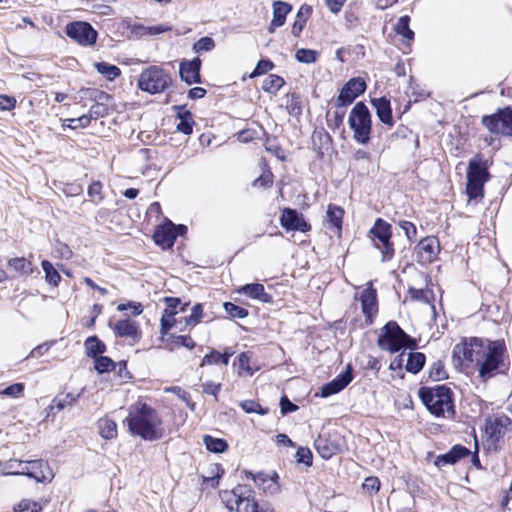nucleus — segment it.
I'll list each match as a JSON object with an SVG mask.
<instances>
[{
	"label": "nucleus",
	"instance_id": "obj_53",
	"mask_svg": "<svg viewBox=\"0 0 512 512\" xmlns=\"http://www.w3.org/2000/svg\"><path fill=\"white\" fill-rule=\"evenodd\" d=\"M163 300L166 304V308L164 309L163 314L166 315V317H175V315L178 313L177 308L181 305L180 298L165 297Z\"/></svg>",
	"mask_w": 512,
	"mask_h": 512
},
{
	"label": "nucleus",
	"instance_id": "obj_62",
	"mask_svg": "<svg viewBox=\"0 0 512 512\" xmlns=\"http://www.w3.org/2000/svg\"><path fill=\"white\" fill-rule=\"evenodd\" d=\"M380 485V480L377 477L369 476L364 480L362 488L370 494H375L379 491Z\"/></svg>",
	"mask_w": 512,
	"mask_h": 512
},
{
	"label": "nucleus",
	"instance_id": "obj_8",
	"mask_svg": "<svg viewBox=\"0 0 512 512\" xmlns=\"http://www.w3.org/2000/svg\"><path fill=\"white\" fill-rule=\"evenodd\" d=\"M348 124L357 142L361 144L369 142L372 119L368 107L363 102L356 103L352 108L349 114Z\"/></svg>",
	"mask_w": 512,
	"mask_h": 512
},
{
	"label": "nucleus",
	"instance_id": "obj_37",
	"mask_svg": "<svg viewBox=\"0 0 512 512\" xmlns=\"http://www.w3.org/2000/svg\"><path fill=\"white\" fill-rule=\"evenodd\" d=\"M203 443L206 449L212 453H223L228 449V443L225 439L215 438L211 435H204Z\"/></svg>",
	"mask_w": 512,
	"mask_h": 512
},
{
	"label": "nucleus",
	"instance_id": "obj_3",
	"mask_svg": "<svg viewBox=\"0 0 512 512\" xmlns=\"http://www.w3.org/2000/svg\"><path fill=\"white\" fill-rule=\"evenodd\" d=\"M219 495L229 512H268L259 505L256 493L249 485L238 484L232 490L220 491Z\"/></svg>",
	"mask_w": 512,
	"mask_h": 512
},
{
	"label": "nucleus",
	"instance_id": "obj_27",
	"mask_svg": "<svg viewBox=\"0 0 512 512\" xmlns=\"http://www.w3.org/2000/svg\"><path fill=\"white\" fill-rule=\"evenodd\" d=\"M314 447L323 459H330L339 451V444L326 436L319 435L314 441Z\"/></svg>",
	"mask_w": 512,
	"mask_h": 512
},
{
	"label": "nucleus",
	"instance_id": "obj_7",
	"mask_svg": "<svg viewBox=\"0 0 512 512\" xmlns=\"http://www.w3.org/2000/svg\"><path fill=\"white\" fill-rule=\"evenodd\" d=\"M171 84L169 72L156 65L144 69L138 79V88L150 94L162 93Z\"/></svg>",
	"mask_w": 512,
	"mask_h": 512
},
{
	"label": "nucleus",
	"instance_id": "obj_48",
	"mask_svg": "<svg viewBox=\"0 0 512 512\" xmlns=\"http://www.w3.org/2000/svg\"><path fill=\"white\" fill-rule=\"evenodd\" d=\"M341 109L342 108H338V110L334 111L333 113L327 112L326 118L329 128L339 129L343 125L345 111Z\"/></svg>",
	"mask_w": 512,
	"mask_h": 512
},
{
	"label": "nucleus",
	"instance_id": "obj_20",
	"mask_svg": "<svg viewBox=\"0 0 512 512\" xmlns=\"http://www.w3.org/2000/svg\"><path fill=\"white\" fill-rule=\"evenodd\" d=\"M243 473L247 478L252 479L255 485L266 494L276 495L281 491L279 482L271 480L270 475L263 471L253 473L249 470H244Z\"/></svg>",
	"mask_w": 512,
	"mask_h": 512
},
{
	"label": "nucleus",
	"instance_id": "obj_47",
	"mask_svg": "<svg viewBox=\"0 0 512 512\" xmlns=\"http://www.w3.org/2000/svg\"><path fill=\"white\" fill-rule=\"evenodd\" d=\"M223 307H224L225 312L231 318L244 319L249 314V312L246 308L238 306L232 302H224Z\"/></svg>",
	"mask_w": 512,
	"mask_h": 512
},
{
	"label": "nucleus",
	"instance_id": "obj_50",
	"mask_svg": "<svg viewBox=\"0 0 512 512\" xmlns=\"http://www.w3.org/2000/svg\"><path fill=\"white\" fill-rule=\"evenodd\" d=\"M110 108L107 103H95L91 106L89 113L87 114L89 120L98 119L109 115Z\"/></svg>",
	"mask_w": 512,
	"mask_h": 512
},
{
	"label": "nucleus",
	"instance_id": "obj_18",
	"mask_svg": "<svg viewBox=\"0 0 512 512\" xmlns=\"http://www.w3.org/2000/svg\"><path fill=\"white\" fill-rule=\"evenodd\" d=\"M353 369L351 364H348L344 371H342L336 378L328 383H325L320 389V395L327 398L334 394L339 393L345 389L353 380Z\"/></svg>",
	"mask_w": 512,
	"mask_h": 512
},
{
	"label": "nucleus",
	"instance_id": "obj_32",
	"mask_svg": "<svg viewBox=\"0 0 512 512\" xmlns=\"http://www.w3.org/2000/svg\"><path fill=\"white\" fill-rule=\"evenodd\" d=\"M79 397L80 393L74 394L70 392L66 394H59L55 396L54 399L52 400L50 410L53 411L54 409H56L57 411H62L66 407H70L74 403H76Z\"/></svg>",
	"mask_w": 512,
	"mask_h": 512
},
{
	"label": "nucleus",
	"instance_id": "obj_19",
	"mask_svg": "<svg viewBox=\"0 0 512 512\" xmlns=\"http://www.w3.org/2000/svg\"><path fill=\"white\" fill-rule=\"evenodd\" d=\"M361 307L362 312L366 317V323L372 324L373 317L378 312V301H377V292L376 289L372 287L370 283L369 287L363 290L361 297Z\"/></svg>",
	"mask_w": 512,
	"mask_h": 512
},
{
	"label": "nucleus",
	"instance_id": "obj_31",
	"mask_svg": "<svg viewBox=\"0 0 512 512\" xmlns=\"http://www.w3.org/2000/svg\"><path fill=\"white\" fill-rule=\"evenodd\" d=\"M312 14V7L307 4H303L298 13L295 22L292 25V34L295 37H299L301 32L303 31L307 20L309 19L310 15Z\"/></svg>",
	"mask_w": 512,
	"mask_h": 512
},
{
	"label": "nucleus",
	"instance_id": "obj_17",
	"mask_svg": "<svg viewBox=\"0 0 512 512\" xmlns=\"http://www.w3.org/2000/svg\"><path fill=\"white\" fill-rule=\"evenodd\" d=\"M108 326L113 330L116 337L129 338L133 344L138 343L142 337L138 322L130 318L121 319L116 322L110 320Z\"/></svg>",
	"mask_w": 512,
	"mask_h": 512
},
{
	"label": "nucleus",
	"instance_id": "obj_45",
	"mask_svg": "<svg viewBox=\"0 0 512 512\" xmlns=\"http://www.w3.org/2000/svg\"><path fill=\"white\" fill-rule=\"evenodd\" d=\"M428 376L433 381H442L448 378V373L445 370L444 363L437 360L432 363L428 370Z\"/></svg>",
	"mask_w": 512,
	"mask_h": 512
},
{
	"label": "nucleus",
	"instance_id": "obj_60",
	"mask_svg": "<svg viewBox=\"0 0 512 512\" xmlns=\"http://www.w3.org/2000/svg\"><path fill=\"white\" fill-rule=\"evenodd\" d=\"M87 96L89 99L95 101L96 103H107L112 99V96L105 91L99 89H88Z\"/></svg>",
	"mask_w": 512,
	"mask_h": 512
},
{
	"label": "nucleus",
	"instance_id": "obj_11",
	"mask_svg": "<svg viewBox=\"0 0 512 512\" xmlns=\"http://www.w3.org/2000/svg\"><path fill=\"white\" fill-rule=\"evenodd\" d=\"M66 35L83 47H92L96 44L98 32L86 21H73L65 26Z\"/></svg>",
	"mask_w": 512,
	"mask_h": 512
},
{
	"label": "nucleus",
	"instance_id": "obj_9",
	"mask_svg": "<svg viewBox=\"0 0 512 512\" xmlns=\"http://www.w3.org/2000/svg\"><path fill=\"white\" fill-rule=\"evenodd\" d=\"M375 248L381 252V262H389L393 259L395 250L392 238V226L382 218H377L369 230Z\"/></svg>",
	"mask_w": 512,
	"mask_h": 512
},
{
	"label": "nucleus",
	"instance_id": "obj_14",
	"mask_svg": "<svg viewBox=\"0 0 512 512\" xmlns=\"http://www.w3.org/2000/svg\"><path fill=\"white\" fill-rule=\"evenodd\" d=\"M440 243L436 236H427L421 239L414 248L417 262L421 266L431 264L440 253Z\"/></svg>",
	"mask_w": 512,
	"mask_h": 512
},
{
	"label": "nucleus",
	"instance_id": "obj_43",
	"mask_svg": "<svg viewBox=\"0 0 512 512\" xmlns=\"http://www.w3.org/2000/svg\"><path fill=\"white\" fill-rule=\"evenodd\" d=\"M224 474V469L220 464L210 465V476H202V483L216 488L219 485V480Z\"/></svg>",
	"mask_w": 512,
	"mask_h": 512
},
{
	"label": "nucleus",
	"instance_id": "obj_35",
	"mask_svg": "<svg viewBox=\"0 0 512 512\" xmlns=\"http://www.w3.org/2000/svg\"><path fill=\"white\" fill-rule=\"evenodd\" d=\"M169 347V350H174L176 348H179L181 346L186 347L187 349H193L196 346V343L193 341V339L189 335H175L171 334L166 339Z\"/></svg>",
	"mask_w": 512,
	"mask_h": 512
},
{
	"label": "nucleus",
	"instance_id": "obj_33",
	"mask_svg": "<svg viewBox=\"0 0 512 512\" xmlns=\"http://www.w3.org/2000/svg\"><path fill=\"white\" fill-rule=\"evenodd\" d=\"M426 356L422 352H410L408 354L405 369L412 374H418L424 367Z\"/></svg>",
	"mask_w": 512,
	"mask_h": 512
},
{
	"label": "nucleus",
	"instance_id": "obj_29",
	"mask_svg": "<svg viewBox=\"0 0 512 512\" xmlns=\"http://www.w3.org/2000/svg\"><path fill=\"white\" fill-rule=\"evenodd\" d=\"M292 6L283 1H275L273 3V19L269 26V32H273L275 28L284 25L286 15L291 11Z\"/></svg>",
	"mask_w": 512,
	"mask_h": 512
},
{
	"label": "nucleus",
	"instance_id": "obj_13",
	"mask_svg": "<svg viewBox=\"0 0 512 512\" xmlns=\"http://www.w3.org/2000/svg\"><path fill=\"white\" fill-rule=\"evenodd\" d=\"M29 464L32 465V468L40 469V472L35 471H25L26 466L20 460L10 459L6 464L4 469L6 470L5 474L8 475H27L30 478L35 479L39 483L45 482L48 477L44 474L42 468L46 467L48 469V464L43 460H34L30 461Z\"/></svg>",
	"mask_w": 512,
	"mask_h": 512
},
{
	"label": "nucleus",
	"instance_id": "obj_16",
	"mask_svg": "<svg viewBox=\"0 0 512 512\" xmlns=\"http://www.w3.org/2000/svg\"><path fill=\"white\" fill-rule=\"evenodd\" d=\"M280 225L286 231H300L306 233L311 230V225L305 220L303 214L289 207L282 209Z\"/></svg>",
	"mask_w": 512,
	"mask_h": 512
},
{
	"label": "nucleus",
	"instance_id": "obj_5",
	"mask_svg": "<svg viewBox=\"0 0 512 512\" xmlns=\"http://www.w3.org/2000/svg\"><path fill=\"white\" fill-rule=\"evenodd\" d=\"M491 175L487 162H469L466 171V194L468 200L482 199L484 197V185Z\"/></svg>",
	"mask_w": 512,
	"mask_h": 512
},
{
	"label": "nucleus",
	"instance_id": "obj_40",
	"mask_svg": "<svg viewBox=\"0 0 512 512\" xmlns=\"http://www.w3.org/2000/svg\"><path fill=\"white\" fill-rule=\"evenodd\" d=\"M94 66L99 74L110 81L114 80L121 74V70L118 66L107 62H96Z\"/></svg>",
	"mask_w": 512,
	"mask_h": 512
},
{
	"label": "nucleus",
	"instance_id": "obj_1",
	"mask_svg": "<svg viewBox=\"0 0 512 512\" xmlns=\"http://www.w3.org/2000/svg\"><path fill=\"white\" fill-rule=\"evenodd\" d=\"M124 422L132 435L144 440L155 441L163 435L160 428L161 418L158 412L147 403H141L135 409H130Z\"/></svg>",
	"mask_w": 512,
	"mask_h": 512
},
{
	"label": "nucleus",
	"instance_id": "obj_41",
	"mask_svg": "<svg viewBox=\"0 0 512 512\" xmlns=\"http://www.w3.org/2000/svg\"><path fill=\"white\" fill-rule=\"evenodd\" d=\"M284 84L285 81L281 76L270 74L264 79L262 89L270 94H276Z\"/></svg>",
	"mask_w": 512,
	"mask_h": 512
},
{
	"label": "nucleus",
	"instance_id": "obj_61",
	"mask_svg": "<svg viewBox=\"0 0 512 512\" xmlns=\"http://www.w3.org/2000/svg\"><path fill=\"white\" fill-rule=\"evenodd\" d=\"M238 366L239 369L244 370L248 375L252 376L255 372L254 369L250 367V352H242L238 357Z\"/></svg>",
	"mask_w": 512,
	"mask_h": 512
},
{
	"label": "nucleus",
	"instance_id": "obj_44",
	"mask_svg": "<svg viewBox=\"0 0 512 512\" xmlns=\"http://www.w3.org/2000/svg\"><path fill=\"white\" fill-rule=\"evenodd\" d=\"M42 269L45 273V280L53 286H58L61 281L59 272L54 268L52 263L48 260H43L41 263Z\"/></svg>",
	"mask_w": 512,
	"mask_h": 512
},
{
	"label": "nucleus",
	"instance_id": "obj_46",
	"mask_svg": "<svg viewBox=\"0 0 512 512\" xmlns=\"http://www.w3.org/2000/svg\"><path fill=\"white\" fill-rule=\"evenodd\" d=\"M410 17L408 15L401 16L395 26L397 34L402 35L407 40L414 39V32L409 27Z\"/></svg>",
	"mask_w": 512,
	"mask_h": 512
},
{
	"label": "nucleus",
	"instance_id": "obj_36",
	"mask_svg": "<svg viewBox=\"0 0 512 512\" xmlns=\"http://www.w3.org/2000/svg\"><path fill=\"white\" fill-rule=\"evenodd\" d=\"M344 215L343 208L330 204L327 209V221L328 223L337 229L338 232L342 230V219Z\"/></svg>",
	"mask_w": 512,
	"mask_h": 512
},
{
	"label": "nucleus",
	"instance_id": "obj_51",
	"mask_svg": "<svg viewBox=\"0 0 512 512\" xmlns=\"http://www.w3.org/2000/svg\"><path fill=\"white\" fill-rule=\"evenodd\" d=\"M241 408L246 413H257L259 415H266L269 412L268 408L262 407L254 400H245L240 403Z\"/></svg>",
	"mask_w": 512,
	"mask_h": 512
},
{
	"label": "nucleus",
	"instance_id": "obj_57",
	"mask_svg": "<svg viewBox=\"0 0 512 512\" xmlns=\"http://www.w3.org/2000/svg\"><path fill=\"white\" fill-rule=\"evenodd\" d=\"M23 383H14L0 391L1 396L18 398L23 394L24 391Z\"/></svg>",
	"mask_w": 512,
	"mask_h": 512
},
{
	"label": "nucleus",
	"instance_id": "obj_56",
	"mask_svg": "<svg viewBox=\"0 0 512 512\" xmlns=\"http://www.w3.org/2000/svg\"><path fill=\"white\" fill-rule=\"evenodd\" d=\"M90 120L87 114H84L78 118H71L64 120L63 126L71 129L85 128L89 126Z\"/></svg>",
	"mask_w": 512,
	"mask_h": 512
},
{
	"label": "nucleus",
	"instance_id": "obj_64",
	"mask_svg": "<svg viewBox=\"0 0 512 512\" xmlns=\"http://www.w3.org/2000/svg\"><path fill=\"white\" fill-rule=\"evenodd\" d=\"M128 309L131 310L133 316H139L143 312V306L139 302L130 301L117 306L118 311H126Z\"/></svg>",
	"mask_w": 512,
	"mask_h": 512
},
{
	"label": "nucleus",
	"instance_id": "obj_2",
	"mask_svg": "<svg viewBox=\"0 0 512 512\" xmlns=\"http://www.w3.org/2000/svg\"><path fill=\"white\" fill-rule=\"evenodd\" d=\"M418 396L427 410L435 417H444L445 413L449 417H454V393L447 385L422 386L418 390Z\"/></svg>",
	"mask_w": 512,
	"mask_h": 512
},
{
	"label": "nucleus",
	"instance_id": "obj_30",
	"mask_svg": "<svg viewBox=\"0 0 512 512\" xmlns=\"http://www.w3.org/2000/svg\"><path fill=\"white\" fill-rule=\"evenodd\" d=\"M85 353L90 358H95L106 352V344L98 336H89L84 342Z\"/></svg>",
	"mask_w": 512,
	"mask_h": 512
},
{
	"label": "nucleus",
	"instance_id": "obj_4",
	"mask_svg": "<svg viewBox=\"0 0 512 512\" xmlns=\"http://www.w3.org/2000/svg\"><path fill=\"white\" fill-rule=\"evenodd\" d=\"M377 345L382 350L396 353L402 348L415 349L417 341L408 335L396 321H389L383 326Z\"/></svg>",
	"mask_w": 512,
	"mask_h": 512
},
{
	"label": "nucleus",
	"instance_id": "obj_28",
	"mask_svg": "<svg viewBox=\"0 0 512 512\" xmlns=\"http://www.w3.org/2000/svg\"><path fill=\"white\" fill-rule=\"evenodd\" d=\"M240 293L245 294L246 296L259 300L263 303H272V296L265 291V288L260 283H250L242 286L239 290Z\"/></svg>",
	"mask_w": 512,
	"mask_h": 512
},
{
	"label": "nucleus",
	"instance_id": "obj_54",
	"mask_svg": "<svg viewBox=\"0 0 512 512\" xmlns=\"http://www.w3.org/2000/svg\"><path fill=\"white\" fill-rule=\"evenodd\" d=\"M295 457L298 463L305 464L308 467L312 466L313 454L309 448L300 446L296 451Z\"/></svg>",
	"mask_w": 512,
	"mask_h": 512
},
{
	"label": "nucleus",
	"instance_id": "obj_59",
	"mask_svg": "<svg viewBox=\"0 0 512 512\" xmlns=\"http://www.w3.org/2000/svg\"><path fill=\"white\" fill-rule=\"evenodd\" d=\"M215 48V41L208 36L200 38L194 45L193 49L195 52L200 53L202 51H211Z\"/></svg>",
	"mask_w": 512,
	"mask_h": 512
},
{
	"label": "nucleus",
	"instance_id": "obj_22",
	"mask_svg": "<svg viewBox=\"0 0 512 512\" xmlns=\"http://www.w3.org/2000/svg\"><path fill=\"white\" fill-rule=\"evenodd\" d=\"M511 423V419L505 415L488 419L485 424V430L489 439L494 442H498L505 435V432Z\"/></svg>",
	"mask_w": 512,
	"mask_h": 512
},
{
	"label": "nucleus",
	"instance_id": "obj_6",
	"mask_svg": "<svg viewBox=\"0 0 512 512\" xmlns=\"http://www.w3.org/2000/svg\"><path fill=\"white\" fill-rule=\"evenodd\" d=\"M486 346L484 341L479 338H471L469 342L465 341L456 344L453 348V360L456 365L465 366L467 368L475 365L478 366L483 359Z\"/></svg>",
	"mask_w": 512,
	"mask_h": 512
},
{
	"label": "nucleus",
	"instance_id": "obj_58",
	"mask_svg": "<svg viewBox=\"0 0 512 512\" xmlns=\"http://www.w3.org/2000/svg\"><path fill=\"white\" fill-rule=\"evenodd\" d=\"M203 315V305L201 303L195 304L191 309L189 317L185 318L186 325L195 326L201 321Z\"/></svg>",
	"mask_w": 512,
	"mask_h": 512
},
{
	"label": "nucleus",
	"instance_id": "obj_24",
	"mask_svg": "<svg viewBox=\"0 0 512 512\" xmlns=\"http://www.w3.org/2000/svg\"><path fill=\"white\" fill-rule=\"evenodd\" d=\"M471 451L463 445L457 444L451 447V449L436 457L434 464L437 467H443L446 465H454L461 459L469 456Z\"/></svg>",
	"mask_w": 512,
	"mask_h": 512
},
{
	"label": "nucleus",
	"instance_id": "obj_34",
	"mask_svg": "<svg viewBox=\"0 0 512 512\" xmlns=\"http://www.w3.org/2000/svg\"><path fill=\"white\" fill-rule=\"evenodd\" d=\"M99 434L102 438L110 440L117 436V424L110 418H101L98 423Z\"/></svg>",
	"mask_w": 512,
	"mask_h": 512
},
{
	"label": "nucleus",
	"instance_id": "obj_26",
	"mask_svg": "<svg viewBox=\"0 0 512 512\" xmlns=\"http://www.w3.org/2000/svg\"><path fill=\"white\" fill-rule=\"evenodd\" d=\"M371 104L375 108L379 120L386 125L392 126L394 121L390 100L386 97L374 98L371 100Z\"/></svg>",
	"mask_w": 512,
	"mask_h": 512
},
{
	"label": "nucleus",
	"instance_id": "obj_39",
	"mask_svg": "<svg viewBox=\"0 0 512 512\" xmlns=\"http://www.w3.org/2000/svg\"><path fill=\"white\" fill-rule=\"evenodd\" d=\"M8 265L19 275H30L33 273L32 263L24 257L12 258L8 261Z\"/></svg>",
	"mask_w": 512,
	"mask_h": 512
},
{
	"label": "nucleus",
	"instance_id": "obj_15",
	"mask_svg": "<svg viewBox=\"0 0 512 512\" xmlns=\"http://www.w3.org/2000/svg\"><path fill=\"white\" fill-rule=\"evenodd\" d=\"M367 88L366 82L361 77H355L347 81L336 99V107L344 108L352 104L354 100L362 95Z\"/></svg>",
	"mask_w": 512,
	"mask_h": 512
},
{
	"label": "nucleus",
	"instance_id": "obj_63",
	"mask_svg": "<svg viewBox=\"0 0 512 512\" xmlns=\"http://www.w3.org/2000/svg\"><path fill=\"white\" fill-rule=\"evenodd\" d=\"M399 226L404 231L408 241L412 242L415 240L417 235V228L412 222L402 220L399 221Z\"/></svg>",
	"mask_w": 512,
	"mask_h": 512
},
{
	"label": "nucleus",
	"instance_id": "obj_38",
	"mask_svg": "<svg viewBox=\"0 0 512 512\" xmlns=\"http://www.w3.org/2000/svg\"><path fill=\"white\" fill-rule=\"evenodd\" d=\"M285 106L292 116L298 117L302 114L301 97L297 93H288L285 96Z\"/></svg>",
	"mask_w": 512,
	"mask_h": 512
},
{
	"label": "nucleus",
	"instance_id": "obj_25",
	"mask_svg": "<svg viewBox=\"0 0 512 512\" xmlns=\"http://www.w3.org/2000/svg\"><path fill=\"white\" fill-rule=\"evenodd\" d=\"M173 109L176 111V117L179 120L176 129L185 135H190L193 132V126L195 124L193 114L185 108V106H174Z\"/></svg>",
	"mask_w": 512,
	"mask_h": 512
},
{
	"label": "nucleus",
	"instance_id": "obj_52",
	"mask_svg": "<svg viewBox=\"0 0 512 512\" xmlns=\"http://www.w3.org/2000/svg\"><path fill=\"white\" fill-rule=\"evenodd\" d=\"M273 183V174L269 169L263 168L262 174L253 180L252 186L258 188H268Z\"/></svg>",
	"mask_w": 512,
	"mask_h": 512
},
{
	"label": "nucleus",
	"instance_id": "obj_49",
	"mask_svg": "<svg viewBox=\"0 0 512 512\" xmlns=\"http://www.w3.org/2000/svg\"><path fill=\"white\" fill-rule=\"evenodd\" d=\"M295 58L301 63H314L317 61L318 52L312 49L301 48L296 51Z\"/></svg>",
	"mask_w": 512,
	"mask_h": 512
},
{
	"label": "nucleus",
	"instance_id": "obj_42",
	"mask_svg": "<svg viewBox=\"0 0 512 512\" xmlns=\"http://www.w3.org/2000/svg\"><path fill=\"white\" fill-rule=\"evenodd\" d=\"M94 359V369L99 374L108 373L110 371L115 370L117 364L108 356H97Z\"/></svg>",
	"mask_w": 512,
	"mask_h": 512
},
{
	"label": "nucleus",
	"instance_id": "obj_23",
	"mask_svg": "<svg viewBox=\"0 0 512 512\" xmlns=\"http://www.w3.org/2000/svg\"><path fill=\"white\" fill-rule=\"evenodd\" d=\"M173 235L172 221L165 218L163 224L158 225L155 228L153 240L155 244L160 246L162 249H170L175 243Z\"/></svg>",
	"mask_w": 512,
	"mask_h": 512
},
{
	"label": "nucleus",
	"instance_id": "obj_10",
	"mask_svg": "<svg viewBox=\"0 0 512 512\" xmlns=\"http://www.w3.org/2000/svg\"><path fill=\"white\" fill-rule=\"evenodd\" d=\"M505 352L504 341H488L483 359L476 367L479 376L486 380L493 376L503 362V354Z\"/></svg>",
	"mask_w": 512,
	"mask_h": 512
},
{
	"label": "nucleus",
	"instance_id": "obj_55",
	"mask_svg": "<svg viewBox=\"0 0 512 512\" xmlns=\"http://www.w3.org/2000/svg\"><path fill=\"white\" fill-rule=\"evenodd\" d=\"M273 68H274V64L271 60L261 59L257 63V65L254 68V70L252 71V73L250 74V78H255L257 76L263 75V74L269 72L270 70H272Z\"/></svg>",
	"mask_w": 512,
	"mask_h": 512
},
{
	"label": "nucleus",
	"instance_id": "obj_12",
	"mask_svg": "<svg viewBox=\"0 0 512 512\" xmlns=\"http://www.w3.org/2000/svg\"><path fill=\"white\" fill-rule=\"evenodd\" d=\"M482 124L492 133L512 137V108L498 109L492 115L482 117Z\"/></svg>",
	"mask_w": 512,
	"mask_h": 512
},
{
	"label": "nucleus",
	"instance_id": "obj_21",
	"mask_svg": "<svg viewBox=\"0 0 512 512\" xmlns=\"http://www.w3.org/2000/svg\"><path fill=\"white\" fill-rule=\"evenodd\" d=\"M201 60L199 57L187 61L184 60L180 63L179 74L182 81L191 85L193 83H201Z\"/></svg>",
	"mask_w": 512,
	"mask_h": 512
}]
</instances>
